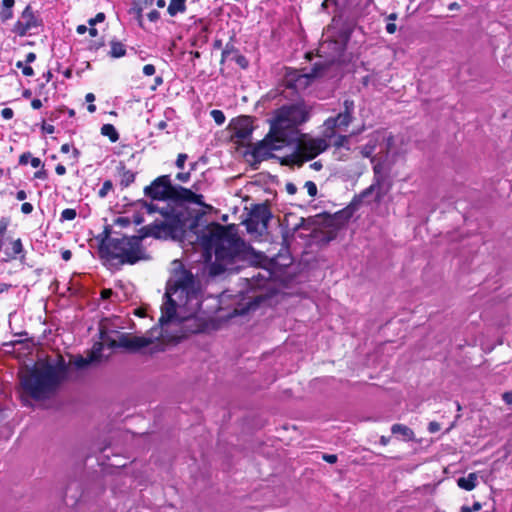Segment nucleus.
Returning <instances> with one entry per match:
<instances>
[{
  "label": "nucleus",
  "mask_w": 512,
  "mask_h": 512,
  "mask_svg": "<svg viewBox=\"0 0 512 512\" xmlns=\"http://www.w3.org/2000/svg\"><path fill=\"white\" fill-rule=\"evenodd\" d=\"M187 159H188L187 154L179 153L177 155V159H176V162H175L176 167L179 168V169H183Z\"/></svg>",
  "instance_id": "obj_39"
},
{
  "label": "nucleus",
  "mask_w": 512,
  "mask_h": 512,
  "mask_svg": "<svg viewBox=\"0 0 512 512\" xmlns=\"http://www.w3.org/2000/svg\"><path fill=\"white\" fill-rule=\"evenodd\" d=\"M55 172H56L57 175L63 176V175L66 174V167L64 165H62V164H58L55 167Z\"/></svg>",
  "instance_id": "obj_56"
},
{
  "label": "nucleus",
  "mask_w": 512,
  "mask_h": 512,
  "mask_svg": "<svg viewBox=\"0 0 512 512\" xmlns=\"http://www.w3.org/2000/svg\"><path fill=\"white\" fill-rule=\"evenodd\" d=\"M30 159H31V153L30 152H24L19 157V164L20 165H27Z\"/></svg>",
  "instance_id": "obj_44"
},
{
  "label": "nucleus",
  "mask_w": 512,
  "mask_h": 512,
  "mask_svg": "<svg viewBox=\"0 0 512 512\" xmlns=\"http://www.w3.org/2000/svg\"><path fill=\"white\" fill-rule=\"evenodd\" d=\"M117 174L120 178V186L122 188L129 187L132 183L135 182L136 179V173L132 170L128 169L124 162H119V164L116 167Z\"/></svg>",
  "instance_id": "obj_21"
},
{
  "label": "nucleus",
  "mask_w": 512,
  "mask_h": 512,
  "mask_svg": "<svg viewBox=\"0 0 512 512\" xmlns=\"http://www.w3.org/2000/svg\"><path fill=\"white\" fill-rule=\"evenodd\" d=\"M36 60V54L34 52H29L25 57V62L27 64L32 63Z\"/></svg>",
  "instance_id": "obj_62"
},
{
  "label": "nucleus",
  "mask_w": 512,
  "mask_h": 512,
  "mask_svg": "<svg viewBox=\"0 0 512 512\" xmlns=\"http://www.w3.org/2000/svg\"><path fill=\"white\" fill-rule=\"evenodd\" d=\"M61 257L64 261H69L72 257V252L68 249L61 252Z\"/></svg>",
  "instance_id": "obj_61"
},
{
  "label": "nucleus",
  "mask_w": 512,
  "mask_h": 512,
  "mask_svg": "<svg viewBox=\"0 0 512 512\" xmlns=\"http://www.w3.org/2000/svg\"><path fill=\"white\" fill-rule=\"evenodd\" d=\"M176 179L180 182L186 183L190 179V171L189 172H179L176 175Z\"/></svg>",
  "instance_id": "obj_45"
},
{
  "label": "nucleus",
  "mask_w": 512,
  "mask_h": 512,
  "mask_svg": "<svg viewBox=\"0 0 512 512\" xmlns=\"http://www.w3.org/2000/svg\"><path fill=\"white\" fill-rule=\"evenodd\" d=\"M77 212L73 208H66L61 212L62 221H72L76 218Z\"/></svg>",
  "instance_id": "obj_33"
},
{
  "label": "nucleus",
  "mask_w": 512,
  "mask_h": 512,
  "mask_svg": "<svg viewBox=\"0 0 512 512\" xmlns=\"http://www.w3.org/2000/svg\"><path fill=\"white\" fill-rule=\"evenodd\" d=\"M1 116L5 119V120H10L13 118L14 116V111L11 109V108H3L1 110Z\"/></svg>",
  "instance_id": "obj_41"
},
{
  "label": "nucleus",
  "mask_w": 512,
  "mask_h": 512,
  "mask_svg": "<svg viewBox=\"0 0 512 512\" xmlns=\"http://www.w3.org/2000/svg\"><path fill=\"white\" fill-rule=\"evenodd\" d=\"M102 46H104V41H99V42L95 41V42H92V43L90 44L89 49H90V50H95V51H97V50H98V49H100Z\"/></svg>",
  "instance_id": "obj_60"
},
{
  "label": "nucleus",
  "mask_w": 512,
  "mask_h": 512,
  "mask_svg": "<svg viewBox=\"0 0 512 512\" xmlns=\"http://www.w3.org/2000/svg\"><path fill=\"white\" fill-rule=\"evenodd\" d=\"M43 103L40 99L35 98L31 101V107L35 110L40 109L42 107Z\"/></svg>",
  "instance_id": "obj_59"
},
{
  "label": "nucleus",
  "mask_w": 512,
  "mask_h": 512,
  "mask_svg": "<svg viewBox=\"0 0 512 512\" xmlns=\"http://www.w3.org/2000/svg\"><path fill=\"white\" fill-rule=\"evenodd\" d=\"M391 432L395 435L400 434L403 437V440H405V441H411L414 439V436H415V434L411 428H409L406 425L399 424V423L392 425Z\"/></svg>",
  "instance_id": "obj_26"
},
{
  "label": "nucleus",
  "mask_w": 512,
  "mask_h": 512,
  "mask_svg": "<svg viewBox=\"0 0 512 512\" xmlns=\"http://www.w3.org/2000/svg\"><path fill=\"white\" fill-rule=\"evenodd\" d=\"M503 401L508 404L512 405V391H507L502 395Z\"/></svg>",
  "instance_id": "obj_52"
},
{
  "label": "nucleus",
  "mask_w": 512,
  "mask_h": 512,
  "mask_svg": "<svg viewBox=\"0 0 512 512\" xmlns=\"http://www.w3.org/2000/svg\"><path fill=\"white\" fill-rule=\"evenodd\" d=\"M329 65L323 62L313 64L310 72L301 73L300 71H292L286 75V87L291 89H305L310 85L313 79L323 76Z\"/></svg>",
  "instance_id": "obj_9"
},
{
  "label": "nucleus",
  "mask_w": 512,
  "mask_h": 512,
  "mask_svg": "<svg viewBox=\"0 0 512 512\" xmlns=\"http://www.w3.org/2000/svg\"><path fill=\"white\" fill-rule=\"evenodd\" d=\"M27 198V194L24 190H19L17 193H16V199L19 200V201H23Z\"/></svg>",
  "instance_id": "obj_64"
},
{
  "label": "nucleus",
  "mask_w": 512,
  "mask_h": 512,
  "mask_svg": "<svg viewBox=\"0 0 512 512\" xmlns=\"http://www.w3.org/2000/svg\"><path fill=\"white\" fill-rule=\"evenodd\" d=\"M186 11V0H170L167 12L170 16H176L178 13Z\"/></svg>",
  "instance_id": "obj_28"
},
{
  "label": "nucleus",
  "mask_w": 512,
  "mask_h": 512,
  "mask_svg": "<svg viewBox=\"0 0 512 512\" xmlns=\"http://www.w3.org/2000/svg\"><path fill=\"white\" fill-rule=\"evenodd\" d=\"M286 191L290 195H294L297 192V187L294 183L288 182L285 186Z\"/></svg>",
  "instance_id": "obj_50"
},
{
  "label": "nucleus",
  "mask_w": 512,
  "mask_h": 512,
  "mask_svg": "<svg viewBox=\"0 0 512 512\" xmlns=\"http://www.w3.org/2000/svg\"><path fill=\"white\" fill-rule=\"evenodd\" d=\"M322 459L329 464H334L337 462V455L335 454H323Z\"/></svg>",
  "instance_id": "obj_49"
},
{
  "label": "nucleus",
  "mask_w": 512,
  "mask_h": 512,
  "mask_svg": "<svg viewBox=\"0 0 512 512\" xmlns=\"http://www.w3.org/2000/svg\"><path fill=\"white\" fill-rule=\"evenodd\" d=\"M87 31H88V28H87V26H86V25L81 24V25H78V26L76 27V32H77L79 35H83V34H85Z\"/></svg>",
  "instance_id": "obj_63"
},
{
  "label": "nucleus",
  "mask_w": 512,
  "mask_h": 512,
  "mask_svg": "<svg viewBox=\"0 0 512 512\" xmlns=\"http://www.w3.org/2000/svg\"><path fill=\"white\" fill-rule=\"evenodd\" d=\"M304 187L307 189V193L310 197L314 198L317 195V186L313 181H306Z\"/></svg>",
  "instance_id": "obj_35"
},
{
  "label": "nucleus",
  "mask_w": 512,
  "mask_h": 512,
  "mask_svg": "<svg viewBox=\"0 0 512 512\" xmlns=\"http://www.w3.org/2000/svg\"><path fill=\"white\" fill-rule=\"evenodd\" d=\"M42 25V19L37 16L32 7L27 5L21 13L20 18L15 22L12 32L20 37L26 36L32 29Z\"/></svg>",
  "instance_id": "obj_13"
},
{
  "label": "nucleus",
  "mask_w": 512,
  "mask_h": 512,
  "mask_svg": "<svg viewBox=\"0 0 512 512\" xmlns=\"http://www.w3.org/2000/svg\"><path fill=\"white\" fill-rule=\"evenodd\" d=\"M233 136L239 140L248 139L253 132V117L243 115L234 119L231 123Z\"/></svg>",
  "instance_id": "obj_15"
},
{
  "label": "nucleus",
  "mask_w": 512,
  "mask_h": 512,
  "mask_svg": "<svg viewBox=\"0 0 512 512\" xmlns=\"http://www.w3.org/2000/svg\"><path fill=\"white\" fill-rule=\"evenodd\" d=\"M147 17L149 19V21L151 22H156L159 20L160 18V13L157 11V10H151L148 14H147Z\"/></svg>",
  "instance_id": "obj_47"
},
{
  "label": "nucleus",
  "mask_w": 512,
  "mask_h": 512,
  "mask_svg": "<svg viewBox=\"0 0 512 512\" xmlns=\"http://www.w3.org/2000/svg\"><path fill=\"white\" fill-rule=\"evenodd\" d=\"M357 209L358 208L355 206V203L351 201L345 208L337 211L333 215H328L327 217L329 218L330 223L335 222L337 225L342 226L353 217Z\"/></svg>",
  "instance_id": "obj_20"
},
{
  "label": "nucleus",
  "mask_w": 512,
  "mask_h": 512,
  "mask_svg": "<svg viewBox=\"0 0 512 512\" xmlns=\"http://www.w3.org/2000/svg\"><path fill=\"white\" fill-rule=\"evenodd\" d=\"M113 189V183L111 180H105L102 184V187L98 191V196L100 198H105L107 194Z\"/></svg>",
  "instance_id": "obj_32"
},
{
  "label": "nucleus",
  "mask_w": 512,
  "mask_h": 512,
  "mask_svg": "<svg viewBox=\"0 0 512 512\" xmlns=\"http://www.w3.org/2000/svg\"><path fill=\"white\" fill-rule=\"evenodd\" d=\"M33 209H34V208H33V205H32L31 203H29V202H24V203L21 205V212H22L23 214H26V215L31 214V213H32V211H33Z\"/></svg>",
  "instance_id": "obj_43"
},
{
  "label": "nucleus",
  "mask_w": 512,
  "mask_h": 512,
  "mask_svg": "<svg viewBox=\"0 0 512 512\" xmlns=\"http://www.w3.org/2000/svg\"><path fill=\"white\" fill-rule=\"evenodd\" d=\"M130 237L131 241H133V243L138 246L144 252V254H148L146 248L143 246L142 241L147 237H154L152 224L141 227L138 231V235H133Z\"/></svg>",
  "instance_id": "obj_22"
},
{
  "label": "nucleus",
  "mask_w": 512,
  "mask_h": 512,
  "mask_svg": "<svg viewBox=\"0 0 512 512\" xmlns=\"http://www.w3.org/2000/svg\"><path fill=\"white\" fill-rule=\"evenodd\" d=\"M156 72V68L153 64H146L144 65L143 67V74L145 76H152L154 75Z\"/></svg>",
  "instance_id": "obj_40"
},
{
  "label": "nucleus",
  "mask_w": 512,
  "mask_h": 512,
  "mask_svg": "<svg viewBox=\"0 0 512 512\" xmlns=\"http://www.w3.org/2000/svg\"><path fill=\"white\" fill-rule=\"evenodd\" d=\"M311 111L304 100L282 105L274 111L270 126L291 144L301 133L299 127L309 121Z\"/></svg>",
  "instance_id": "obj_3"
},
{
  "label": "nucleus",
  "mask_w": 512,
  "mask_h": 512,
  "mask_svg": "<svg viewBox=\"0 0 512 512\" xmlns=\"http://www.w3.org/2000/svg\"><path fill=\"white\" fill-rule=\"evenodd\" d=\"M102 349H103V343L96 342L93 345V348L91 349V351L89 352L87 357H83L82 355H77L74 357V359H73V361H71V363L74 365V367L76 369L83 370V369L87 368L90 364L101 360Z\"/></svg>",
  "instance_id": "obj_16"
},
{
  "label": "nucleus",
  "mask_w": 512,
  "mask_h": 512,
  "mask_svg": "<svg viewBox=\"0 0 512 512\" xmlns=\"http://www.w3.org/2000/svg\"><path fill=\"white\" fill-rule=\"evenodd\" d=\"M69 371L61 354L53 362L48 359L37 361L31 369L22 372L20 383L23 390L35 400L49 398L61 383L66 380Z\"/></svg>",
  "instance_id": "obj_2"
},
{
  "label": "nucleus",
  "mask_w": 512,
  "mask_h": 512,
  "mask_svg": "<svg viewBox=\"0 0 512 512\" xmlns=\"http://www.w3.org/2000/svg\"><path fill=\"white\" fill-rule=\"evenodd\" d=\"M332 139H334V141L332 142V145L336 148L345 147L349 142V136L342 135V134H339V135L336 134V136L333 137Z\"/></svg>",
  "instance_id": "obj_31"
},
{
  "label": "nucleus",
  "mask_w": 512,
  "mask_h": 512,
  "mask_svg": "<svg viewBox=\"0 0 512 512\" xmlns=\"http://www.w3.org/2000/svg\"><path fill=\"white\" fill-rule=\"evenodd\" d=\"M174 202H188L203 205V195L194 193L191 189L182 186H173L170 199Z\"/></svg>",
  "instance_id": "obj_17"
},
{
  "label": "nucleus",
  "mask_w": 512,
  "mask_h": 512,
  "mask_svg": "<svg viewBox=\"0 0 512 512\" xmlns=\"http://www.w3.org/2000/svg\"><path fill=\"white\" fill-rule=\"evenodd\" d=\"M457 485L466 491H471L476 487L477 484V474L470 473L467 477H459L457 480Z\"/></svg>",
  "instance_id": "obj_25"
},
{
  "label": "nucleus",
  "mask_w": 512,
  "mask_h": 512,
  "mask_svg": "<svg viewBox=\"0 0 512 512\" xmlns=\"http://www.w3.org/2000/svg\"><path fill=\"white\" fill-rule=\"evenodd\" d=\"M30 164L33 168H38V167H42V161L40 160V158H37V157H32L31 156V159H30Z\"/></svg>",
  "instance_id": "obj_53"
},
{
  "label": "nucleus",
  "mask_w": 512,
  "mask_h": 512,
  "mask_svg": "<svg viewBox=\"0 0 512 512\" xmlns=\"http://www.w3.org/2000/svg\"><path fill=\"white\" fill-rule=\"evenodd\" d=\"M12 288L10 283L0 281V294L8 292Z\"/></svg>",
  "instance_id": "obj_54"
},
{
  "label": "nucleus",
  "mask_w": 512,
  "mask_h": 512,
  "mask_svg": "<svg viewBox=\"0 0 512 512\" xmlns=\"http://www.w3.org/2000/svg\"><path fill=\"white\" fill-rule=\"evenodd\" d=\"M272 218L270 205L265 202L255 204L252 206L249 217L245 220L244 224L248 233H259L267 230L268 224Z\"/></svg>",
  "instance_id": "obj_8"
},
{
  "label": "nucleus",
  "mask_w": 512,
  "mask_h": 512,
  "mask_svg": "<svg viewBox=\"0 0 512 512\" xmlns=\"http://www.w3.org/2000/svg\"><path fill=\"white\" fill-rule=\"evenodd\" d=\"M10 224L8 217H2L0 219V253L4 254V257L0 260L1 263L10 262L19 259L20 262H24L26 259V252L21 238L11 239V248H5V243L8 240L6 237L7 229Z\"/></svg>",
  "instance_id": "obj_6"
},
{
  "label": "nucleus",
  "mask_w": 512,
  "mask_h": 512,
  "mask_svg": "<svg viewBox=\"0 0 512 512\" xmlns=\"http://www.w3.org/2000/svg\"><path fill=\"white\" fill-rule=\"evenodd\" d=\"M289 144L284 137L270 126L267 135L253 146L251 155L256 161L266 160L272 156V151Z\"/></svg>",
  "instance_id": "obj_7"
},
{
  "label": "nucleus",
  "mask_w": 512,
  "mask_h": 512,
  "mask_svg": "<svg viewBox=\"0 0 512 512\" xmlns=\"http://www.w3.org/2000/svg\"><path fill=\"white\" fill-rule=\"evenodd\" d=\"M173 186L170 175H161L144 188V194L152 200H169Z\"/></svg>",
  "instance_id": "obj_12"
},
{
  "label": "nucleus",
  "mask_w": 512,
  "mask_h": 512,
  "mask_svg": "<svg viewBox=\"0 0 512 512\" xmlns=\"http://www.w3.org/2000/svg\"><path fill=\"white\" fill-rule=\"evenodd\" d=\"M126 55V46L119 40L112 39L110 41V50L108 56L114 59L124 57Z\"/></svg>",
  "instance_id": "obj_24"
},
{
  "label": "nucleus",
  "mask_w": 512,
  "mask_h": 512,
  "mask_svg": "<svg viewBox=\"0 0 512 512\" xmlns=\"http://www.w3.org/2000/svg\"><path fill=\"white\" fill-rule=\"evenodd\" d=\"M380 186L379 180H377L376 183L371 184L369 187L365 188L363 191H361L359 194L355 195L352 199V202L355 203V206L359 208L361 205L363 199L368 197L370 194H372L377 187Z\"/></svg>",
  "instance_id": "obj_27"
},
{
  "label": "nucleus",
  "mask_w": 512,
  "mask_h": 512,
  "mask_svg": "<svg viewBox=\"0 0 512 512\" xmlns=\"http://www.w3.org/2000/svg\"><path fill=\"white\" fill-rule=\"evenodd\" d=\"M231 60H234L241 68L246 69L248 67V60L240 53L233 56Z\"/></svg>",
  "instance_id": "obj_36"
},
{
  "label": "nucleus",
  "mask_w": 512,
  "mask_h": 512,
  "mask_svg": "<svg viewBox=\"0 0 512 512\" xmlns=\"http://www.w3.org/2000/svg\"><path fill=\"white\" fill-rule=\"evenodd\" d=\"M100 132L103 136L108 137L112 143H115L119 140V133L113 124L107 123L102 125Z\"/></svg>",
  "instance_id": "obj_29"
},
{
  "label": "nucleus",
  "mask_w": 512,
  "mask_h": 512,
  "mask_svg": "<svg viewBox=\"0 0 512 512\" xmlns=\"http://www.w3.org/2000/svg\"><path fill=\"white\" fill-rule=\"evenodd\" d=\"M428 430L430 433H435L440 430V424L438 422L432 421L428 425Z\"/></svg>",
  "instance_id": "obj_51"
},
{
  "label": "nucleus",
  "mask_w": 512,
  "mask_h": 512,
  "mask_svg": "<svg viewBox=\"0 0 512 512\" xmlns=\"http://www.w3.org/2000/svg\"><path fill=\"white\" fill-rule=\"evenodd\" d=\"M210 115L213 118V120L215 121V123L218 125H222L225 122L226 118H225L224 113L221 110L213 109L210 112Z\"/></svg>",
  "instance_id": "obj_34"
},
{
  "label": "nucleus",
  "mask_w": 512,
  "mask_h": 512,
  "mask_svg": "<svg viewBox=\"0 0 512 512\" xmlns=\"http://www.w3.org/2000/svg\"><path fill=\"white\" fill-rule=\"evenodd\" d=\"M327 140L330 139L324 136L313 138L308 134L299 133L293 143H296V148L310 161L329 148L330 143Z\"/></svg>",
  "instance_id": "obj_10"
},
{
  "label": "nucleus",
  "mask_w": 512,
  "mask_h": 512,
  "mask_svg": "<svg viewBox=\"0 0 512 512\" xmlns=\"http://www.w3.org/2000/svg\"><path fill=\"white\" fill-rule=\"evenodd\" d=\"M174 294L166 291V301L161 306V316L159 318V324L163 327L175 319L177 314V303L172 298Z\"/></svg>",
  "instance_id": "obj_18"
},
{
  "label": "nucleus",
  "mask_w": 512,
  "mask_h": 512,
  "mask_svg": "<svg viewBox=\"0 0 512 512\" xmlns=\"http://www.w3.org/2000/svg\"><path fill=\"white\" fill-rule=\"evenodd\" d=\"M114 224L118 225V226H120L122 228H125V227H128L131 224V220H130L129 217L120 216V217L115 219Z\"/></svg>",
  "instance_id": "obj_38"
},
{
  "label": "nucleus",
  "mask_w": 512,
  "mask_h": 512,
  "mask_svg": "<svg viewBox=\"0 0 512 512\" xmlns=\"http://www.w3.org/2000/svg\"><path fill=\"white\" fill-rule=\"evenodd\" d=\"M154 238H162L173 236L178 229V221L173 219L171 221H154L152 223Z\"/></svg>",
  "instance_id": "obj_19"
},
{
  "label": "nucleus",
  "mask_w": 512,
  "mask_h": 512,
  "mask_svg": "<svg viewBox=\"0 0 512 512\" xmlns=\"http://www.w3.org/2000/svg\"><path fill=\"white\" fill-rule=\"evenodd\" d=\"M105 239L101 241L99 253L102 258L112 261L118 260L121 265H134L140 261L150 260L149 254L144 252L131 241L130 236L120 238L109 237V230L106 228Z\"/></svg>",
  "instance_id": "obj_4"
},
{
  "label": "nucleus",
  "mask_w": 512,
  "mask_h": 512,
  "mask_svg": "<svg viewBox=\"0 0 512 512\" xmlns=\"http://www.w3.org/2000/svg\"><path fill=\"white\" fill-rule=\"evenodd\" d=\"M12 16H13V13H12L11 9H6L1 13V18L3 21H6V20L12 18Z\"/></svg>",
  "instance_id": "obj_57"
},
{
  "label": "nucleus",
  "mask_w": 512,
  "mask_h": 512,
  "mask_svg": "<svg viewBox=\"0 0 512 512\" xmlns=\"http://www.w3.org/2000/svg\"><path fill=\"white\" fill-rule=\"evenodd\" d=\"M22 73L25 76L31 77V76L34 75V70H33V68L31 66L26 65L25 67H23Z\"/></svg>",
  "instance_id": "obj_58"
},
{
  "label": "nucleus",
  "mask_w": 512,
  "mask_h": 512,
  "mask_svg": "<svg viewBox=\"0 0 512 512\" xmlns=\"http://www.w3.org/2000/svg\"><path fill=\"white\" fill-rule=\"evenodd\" d=\"M201 239L207 249H214L216 261L221 267L220 271L238 262L265 267L268 261L264 253L257 252L238 235L234 224L224 226L212 222L207 226Z\"/></svg>",
  "instance_id": "obj_1"
},
{
  "label": "nucleus",
  "mask_w": 512,
  "mask_h": 512,
  "mask_svg": "<svg viewBox=\"0 0 512 512\" xmlns=\"http://www.w3.org/2000/svg\"><path fill=\"white\" fill-rule=\"evenodd\" d=\"M106 16L103 12H99L95 15V17L93 18H90L88 20V25L89 26H95L97 23H101L105 20Z\"/></svg>",
  "instance_id": "obj_37"
},
{
  "label": "nucleus",
  "mask_w": 512,
  "mask_h": 512,
  "mask_svg": "<svg viewBox=\"0 0 512 512\" xmlns=\"http://www.w3.org/2000/svg\"><path fill=\"white\" fill-rule=\"evenodd\" d=\"M344 110L334 117L327 118L323 123V136L330 140L336 136V133L346 132L353 121L354 101L345 99L343 102Z\"/></svg>",
  "instance_id": "obj_5"
},
{
  "label": "nucleus",
  "mask_w": 512,
  "mask_h": 512,
  "mask_svg": "<svg viewBox=\"0 0 512 512\" xmlns=\"http://www.w3.org/2000/svg\"><path fill=\"white\" fill-rule=\"evenodd\" d=\"M239 53L238 49L231 43H227L222 50L220 63L223 64L226 60L231 59Z\"/></svg>",
  "instance_id": "obj_30"
},
{
  "label": "nucleus",
  "mask_w": 512,
  "mask_h": 512,
  "mask_svg": "<svg viewBox=\"0 0 512 512\" xmlns=\"http://www.w3.org/2000/svg\"><path fill=\"white\" fill-rule=\"evenodd\" d=\"M41 129L47 134H53L55 131V127L51 124H47L45 121L42 122Z\"/></svg>",
  "instance_id": "obj_46"
},
{
  "label": "nucleus",
  "mask_w": 512,
  "mask_h": 512,
  "mask_svg": "<svg viewBox=\"0 0 512 512\" xmlns=\"http://www.w3.org/2000/svg\"><path fill=\"white\" fill-rule=\"evenodd\" d=\"M307 161L309 160L296 148L292 154L283 157L282 164L302 167Z\"/></svg>",
  "instance_id": "obj_23"
},
{
  "label": "nucleus",
  "mask_w": 512,
  "mask_h": 512,
  "mask_svg": "<svg viewBox=\"0 0 512 512\" xmlns=\"http://www.w3.org/2000/svg\"><path fill=\"white\" fill-rule=\"evenodd\" d=\"M113 290L110 288H105L101 291L100 297L102 300H108L113 295Z\"/></svg>",
  "instance_id": "obj_48"
},
{
  "label": "nucleus",
  "mask_w": 512,
  "mask_h": 512,
  "mask_svg": "<svg viewBox=\"0 0 512 512\" xmlns=\"http://www.w3.org/2000/svg\"><path fill=\"white\" fill-rule=\"evenodd\" d=\"M166 291L172 294L181 291L185 293L186 296H189L190 293L195 291V277L193 273L186 269L181 270L176 278L168 283Z\"/></svg>",
  "instance_id": "obj_14"
},
{
  "label": "nucleus",
  "mask_w": 512,
  "mask_h": 512,
  "mask_svg": "<svg viewBox=\"0 0 512 512\" xmlns=\"http://www.w3.org/2000/svg\"><path fill=\"white\" fill-rule=\"evenodd\" d=\"M47 177H48V174H47V171L44 169V165H42L41 170H38L34 173L35 179L45 180V179H47Z\"/></svg>",
  "instance_id": "obj_42"
},
{
  "label": "nucleus",
  "mask_w": 512,
  "mask_h": 512,
  "mask_svg": "<svg viewBox=\"0 0 512 512\" xmlns=\"http://www.w3.org/2000/svg\"><path fill=\"white\" fill-rule=\"evenodd\" d=\"M397 30V26L394 22H389L386 24V31L389 34H394Z\"/></svg>",
  "instance_id": "obj_55"
},
{
  "label": "nucleus",
  "mask_w": 512,
  "mask_h": 512,
  "mask_svg": "<svg viewBox=\"0 0 512 512\" xmlns=\"http://www.w3.org/2000/svg\"><path fill=\"white\" fill-rule=\"evenodd\" d=\"M100 337L109 347H123L131 351H138L141 348L147 347L151 344V340L146 337L129 336L127 334H121L119 341L108 337L104 329H100Z\"/></svg>",
  "instance_id": "obj_11"
}]
</instances>
